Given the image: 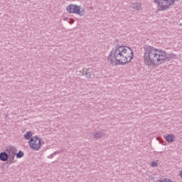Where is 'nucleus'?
I'll use <instances>...</instances> for the list:
<instances>
[{"instance_id":"obj_6","label":"nucleus","mask_w":182,"mask_h":182,"mask_svg":"<svg viewBox=\"0 0 182 182\" xmlns=\"http://www.w3.org/2000/svg\"><path fill=\"white\" fill-rule=\"evenodd\" d=\"M8 156L16 155V148L15 146H9L6 149Z\"/></svg>"},{"instance_id":"obj_10","label":"nucleus","mask_w":182,"mask_h":182,"mask_svg":"<svg viewBox=\"0 0 182 182\" xmlns=\"http://www.w3.org/2000/svg\"><path fill=\"white\" fill-rule=\"evenodd\" d=\"M15 156L16 155H9V161L10 164L15 163Z\"/></svg>"},{"instance_id":"obj_4","label":"nucleus","mask_w":182,"mask_h":182,"mask_svg":"<svg viewBox=\"0 0 182 182\" xmlns=\"http://www.w3.org/2000/svg\"><path fill=\"white\" fill-rule=\"evenodd\" d=\"M28 146L32 149V150H35V151H39V150H41V147H42V144H41V139L36 136H33L28 141Z\"/></svg>"},{"instance_id":"obj_9","label":"nucleus","mask_w":182,"mask_h":182,"mask_svg":"<svg viewBox=\"0 0 182 182\" xmlns=\"http://www.w3.org/2000/svg\"><path fill=\"white\" fill-rule=\"evenodd\" d=\"M33 134L32 132L29 131L27 132L25 134H24V139H26V140H31V139H32Z\"/></svg>"},{"instance_id":"obj_3","label":"nucleus","mask_w":182,"mask_h":182,"mask_svg":"<svg viewBox=\"0 0 182 182\" xmlns=\"http://www.w3.org/2000/svg\"><path fill=\"white\" fill-rule=\"evenodd\" d=\"M154 2L157 5L159 11H164V9L170 8L171 5H174L176 0H154Z\"/></svg>"},{"instance_id":"obj_5","label":"nucleus","mask_w":182,"mask_h":182,"mask_svg":"<svg viewBox=\"0 0 182 182\" xmlns=\"http://www.w3.org/2000/svg\"><path fill=\"white\" fill-rule=\"evenodd\" d=\"M66 11L68 14H77V15H80V16L85 15V10L80 9V6L76 4H69L66 7Z\"/></svg>"},{"instance_id":"obj_8","label":"nucleus","mask_w":182,"mask_h":182,"mask_svg":"<svg viewBox=\"0 0 182 182\" xmlns=\"http://www.w3.org/2000/svg\"><path fill=\"white\" fill-rule=\"evenodd\" d=\"M9 159L8 153L1 152L0 153V160L1 161H6Z\"/></svg>"},{"instance_id":"obj_12","label":"nucleus","mask_w":182,"mask_h":182,"mask_svg":"<svg viewBox=\"0 0 182 182\" xmlns=\"http://www.w3.org/2000/svg\"><path fill=\"white\" fill-rule=\"evenodd\" d=\"M85 75L87 77H91V76H92V69L87 68L86 70Z\"/></svg>"},{"instance_id":"obj_15","label":"nucleus","mask_w":182,"mask_h":182,"mask_svg":"<svg viewBox=\"0 0 182 182\" xmlns=\"http://www.w3.org/2000/svg\"><path fill=\"white\" fill-rule=\"evenodd\" d=\"M55 154H56V152H55V153H53V154L49 155V156H48V159H52L53 157H55Z\"/></svg>"},{"instance_id":"obj_14","label":"nucleus","mask_w":182,"mask_h":182,"mask_svg":"<svg viewBox=\"0 0 182 182\" xmlns=\"http://www.w3.org/2000/svg\"><path fill=\"white\" fill-rule=\"evenodd\" d=\"M158 164L156 161H153L151 164V167H157Z\"/></svg>"},{"instance_id":"obj_2","label":"nucleus","mask_w":182,"mask_h":182,"mask_svg":"<svg viewBox=\"0 0 182 182\" xmlns=\"http://www.w3.org/2000/svg\"><path fill=\"white\" fill-rule=\"evenodd\" d=\"M133 59V50L126 46H119L114 52V58L110 59V63L116 65H126Z\"/></svg>"},{"instance_id":"obj_16","label":"nucleus","mask_w":182,"mask_h":182,"mask_svg":"<svg viewBox=\"0 0 182 182\" xmlns=\"http://www.w3.org/2000/svg\"><path fill=\"white\" fill-rule=\"evenodd\" d=\"M95 136L97 139H100V137H102V134H96L95 135Z\"/></svg>"},{"instance_id":"obj_13","label":"nucleus","mask_w":182,"mask_h":182,"mask_svg":"<svg viewBox=\"0 0 182 182\" xmlns=\"http://www.w3.org/2000/svg\"><path fill=\"white\" fill-rule=\"evenodd\" d=\"M17 159H22L23 157L24 154L22 151H19L18 153L16 154Z\"/></svg>"},{"instance_id":"obj_11","label":"nucleus","mask_w":182,"mask_h":182,"mask_svg":"<svg viewBox=\"0 0 182 182\" xmlns=\"http://www.w3.org/2000/svg\"><path fill=\"white\" fill-rule=\"evenodd\" d=\"M132 8H133V9H136V11H139V9H140V4H138V3L132 4Z\"/></svg>"},{"instance_id":"obj_7","label":"nucleus","mask_w":182,"mask_h":182,"mask_svg":"<svg viewBox=\"0 0 182 182\" xmlns=\"http://www.w3.org/2000/svg\"><path fill=\"white\" fill-rule=\"evenodd\" d=\"M164 139L168 141V143H173L176 140V136L173 134H168L164 136Z\"/></svg>"},{"instance_id":"obj_1","label":"nucleus","mask_w":182,"mask_h":182,"mask_svg":"<svg viewBox=\"0 0 182 182\" xmlns=\"http://www.w3.org/2000/svg\"><path fill=\"white\" fill-rule=\"evenodd\" d=\"M144 49V63L146 66L157 68L171 59V55L167 54V52L161 49L151 46H145Z\"/></svg>"}]
</instances>
